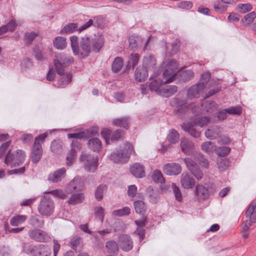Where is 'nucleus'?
Segmentation results:
<instances>
[{"instance_id":"36","label":"nucleus","mask_w":256,"mask_h":256,"mask_svg":"<svg viewBox=\"0 0 256 256\" xmlns=\"http://www.w3.org/2000/svg\"><path fill=\"white\" fill-rule=\"evenodd\" d=\"M84 198L83 193L72 194L69 198L68 203L70 204H76L82 202Z\"/></svg>"},{"instance_id":"14","label":"nucleus","mask_w":256,"mask_h":256,"mask_svg":"<svg viewBox=\"0 0 256 256\" xmlns=\"http://www.w3.org/2000/svg\"><path fill=\"white\" fill-rule=\"evenodd\" d=\"M163 171L168 176L178 175L181 172L182 167L178 163L166 164L163 166Z\"/></svg>"},{"instance_id":"28","label":"nucleus","mask_w":256,"mask_h":256,"mask_svg":"<svg viewBox=\"0 0 256 256\" xmlns=\"http://www.w3.org/2000/svg\"><path fill=\"white\" fill-rule=\"evenodd\" d=\"M106 248L108 254L114 255L118 254V246L116 241L113 240H108L106 243Z\"/></svg>"},{"instance_id":"64","label":"nucleus","mask_w":256,"mask_h":256,"mask_svg":"<svg viewBox=\"0 0 256 256\" xmlns=\"http://www.w3.org/2000/svg\"><path fill=\"white\" fill-rule=\"evenodd\" d=\"M174 102L178 107H179L178 110H180L182 108H186L187 106L185 101L179 98H175L174 100Z\"/></svg>"},{"instance_id":"8","label":"nucleus","mask_w":256,"mask_h":256,"mask_svg":"<svg viewBox=\"0 0 256 256\" xmlns=\"http://www.w3.org/2000/svg\"><path fill=\"white\" fill-rule=\"evenodd\" d=\"M28 235L31 239L40 242H46L51 240L48 234L40 229L30 230Z\"/></svg>"},{"instance_id":"1","label":"nucleus","mask_w":256,"mask_h":256,"mask_svg":"<svg viewBox=\"0 0 256 256\" xmlns=\"http://www.w3.org/2000/svg\"><path fill=\"white\" fill-rule=\"evenodd\" d=\"M74 58L66 54H57L54 60V65L58 74L60 76L56 86L64 88L72 80V75L70 72H64V68L71 64L74 62Z\"/></svg>"},{"instance_id":"7","label":"nucleus","mask_w":256,"mask_h":256,"mask_svg":"<svg viewBox=\"0 0 256 256\" xmlns=\"http://www.w3.org/2000/svg\"><path fill=\"white\" fill-rule=\"evenodd\" d=\"M80 161L84 165L85 170L89 172H94L98 166V158L90 154L82 153Z\"/></svg>"},{"instance_id":"3","label":"nucleus","mask_w":256,"mask_h":256,"mask_svg":"<svg viewBox=\"0 0 256 256\" xmlns=\"http://www.w3.org/2000/svg\"><path fill=\"white\" fill-rule=\"evenodd\" d=\"M132 154H135L133 146L130 144L126 143L123 148L112 153L110 158L115 163H125L128 161Z\"/></svg>"},{"instance_id":"42","label":"nucleus","mask_w":256,"mask_h":256,"mask_svg":"<svg viewBox=\"0 0 256 256\" xmlns=\"http://www.w3.org/2000/svg\"><path fill=\"white\" fill-rule=\"evenodd\" d=\"M165 79L163 78L162 80H156L153 82H152L150 85V88L152 91L158 92L159 90L160 87L162 84H166L165 82Z\"/></svg>"},{"instance_id":"11","label":"nucleus","mask_w":256,"mask_h":256,"mask_svg":"<svg viewBox=\"0 0 256 256\" xmlns=\"http://www.w3.org/2000/svg\"><path fill=\"white\" fill-rule=\"evenodd\" d=\"M84 188V183L82 178L79 176L75 177L66 188V191L68 194L76 192L81 191Z\"/></svg>"},{"instance_id":"45","label":"nucleus","mask_w":256,"mask_h":256,"mask_svg":"<svg viewBox=\"0 0 256 256\" xmlns=\"http://www.w3.org/2000/svg\"><path fill=\"white\" fill-rule=\"evenodd\" d=\"M113 124L120 126L124 128H127L128 126L129 118H122L114 120L112 122Z\"/></svg>"},{"instance_id":"13","label":"nucleus","mask_w":256,"mask_h":256,"mask_svg":"<svg viewBox=\"0 0 256 256\" xmlns=\"http://www.w3.org/2000/svg\"><path fill=\"white\" fill-rule=\"evenodd\" d=\"M118 244L122 250L128 252L133 248V241L132 238L128 234H122L118 238Z\"/></svg>"},{"instance_id":"21","label":"nucleus","mask_w":256,"mask_h":256,"mask_svg":"<svg viewBox=\"0 0 256 256\" xmlns=\"http://www.w3.org/2000/svg\"><path fill=\"white\" fill-rule=\"evenodd\" d=\"M148 76V69L144 66H140L136 68L134 72L136 81L142 82L144 81Z\"/></svg>"},{"instance_id":"49","label":"nucleus","mask_w":256,"mask_h":256,"mask_svg":"<svg viewBox=\"0 0 256 256\" xmlns=\"http://www.w3.org/2000/svg\"><path fill=\"white\" fill-rule=\"evenodd\" d=\"M216 154L222 156H224L228 154L230 152V148L228 146H220L216 148L215 150Z\"/></svg>"},{"instance_id":"32","label":"nucleus","mask_w":256,"mask_h":256,"mask_svg":"<svg viewBox=\"0 0 256 256\" xmlns=\"http://www.w3.org/2000/svg\"><path fill=\"white\" fill-rule=\"evenodd\" d=\"M54 46L58 50H63L66 46V40L62 36H57L53 41Z\"/></svg>"},{"instance_id":"17","label":"nucleus","mask_w":256,"mask_h":256,"mask_svg":"<svg viewBox=\"0 0 256 256\" xmlns=\"http://www.w3.org/2000/svg\"><path fill=\"white\" fill-rule=\"evenodd\" d=\"M66 170L65 168H62L50 173L48 179L50 181L56 183L60 182L66 176Z\"/></svg>"},{"instance_id":"35","label":"nucleus","mask_w":256,"mask_h":256,"mask_svg":"<svg viewBox=\"0 0 256 256\" xmlns=\"http://www.w3.org/2000/svg\"><path fill=\"white\" fill-rule=\"evenodd\" d=\"M216 146L213 142L208 141L202 144V150L207 154H210L216 150Z\"/></svg>"},{"instance_id":"41","label":"nucleus","mask_w":256,"mask_h":256,"mask_svg":"<svg viewBox=\"0 0 256 256\" xmlns=\"http://www.w3.org/2000/svg\"><path fill=\"white\" fill-rule=\"evenodd\" d=\"M134 208L136 212L144 214L146 210V206L142 200H137L134 202Z\"/></svg>"},{"instance_id":"23","label":"nucleus","mask_w":256,"mask_h":256,"mask_svg":"<svg viewBox=\"0 0 256 256\" xmlns=\"http://www.w3.org/2000/svg\"><path fill=\"white\" fill-rule=\"evenodd\" d=\"M132 174L136 178H141L145 176L144 166L140 163H135L130 168Z\"/></svg>"},{"instance_id":"27","label":"nucleus","mask_w":256,"mask_h":256,"mask_svg":"<svg viewBox=\"0 0 256 256\" xmlns=\"http://www.w3.org/2000/svg\"><path fill=\"white\" fill-rule=\"evenodd\" d=\"M177 90L178 88L176 86H168L160 90L158 93L164 97L168 98L173 95Z\"/></svg>"},{"instance_id":"51","label":"nucleus","mask_w":256,"mask_h":256,"mask_svg":"<svg viewBox=\"0 0 256 256\" xmlns=\"http://www.w3.org/2000/svg\"><path fill=\"white\" fill-rule=\"evenodd\" d=\"M172 188L176 200L180 202H182V196L179 188L173 183L172 184Z\"/></svg>"},{"instance_id":"43","label":"nucleus","mask_w":256,"mask_h":256,"mask_svg":"<svg viewBox=\"0 0 256 256\" xmlns=\"http://www.w3.org/2000/svg\"><path fill=\"white\" fill-rule=\"evenodd\" d=\"M34 54L36 58L38 60L43 61L46 58L45 52L39 47H35L34 48Z\"/></svg>"},{"instance_id":"34","label":"nucleus","mask_w":256,"mask_h":256,"mask_svg":"<svg viewBox=\"0 0 256 256\" xmlns=\"http://www.w3.org/2000/svg\"><path fill=\"white\" fill-rule=\"evenodd\" d=\"M27 218L26 215H16L10 219V224L12 226H18L24 223Z\"/></svg>"},{"instance_id":"54","label":"nucleus","mask_w":256,"mask_h":256,"mask_svg":"<svg viewBox=\"0 0 256 256\" xmlns=\"http://www.w3.org/2000/svg\"><path fill=\"white\" fill-rule=\"evenodd\" d=\"M10 141L3 143L0 147V158L6 157L8 153V148L10 146Z\"/></svg>"},{"instance_id":"44","label":"nucleus","mask_w":256,"mask_h":256,"mask_svg":"<svg viewBox=\"0 0 256 256\" xmlns=\"http://www.w3.org/2000/svg\"><path fill=\"white\" fill-rule=\"evenodd\" d=\"M210 118L208 116L198 117L196 118L192 122L194 125L200 127H203L206 125L210 122Z\"/></svg>"},{"instance_id":"10","label":"nucleus","mask_w":256,"mask_h":256,"mask_svg":"<svg viewBox=\"0 0 256 256\" xmlns=\"http://www.w3.org/2000/svg\"><path fill=\"white\" fill-rule=\"evenodd\" d=\"M184 163L191 174L198 180H200L203 176V173L197 165L191 158H185L184 159Z\"/></svg>"},{"instance_id":"52","label":"nucleus","mask_w":256,"mask_h":256,"mask_svg":"<svg viewBox=\"0 0 256 256\" xmlns=\"http://www.w3.org/2000/svg\"><path fill=\"white\" fill-rule=\"evenodd\" d=\"M63 142L59 140H54L51 143L50 148L52 151L56 153L62 148Z\"/></svg>"},{"instance_id":"50","label":"nucleus","mask_w":256,"mask_h":256,"mask_svg":"<svg viewBox=\"0 0 256 256\" xmlns=\"http://www.w3.org/2000/svg\"><path fill=\"white\" fill-rule=\"evenodd\" d=\"M143 64L146 66L147 68H153L156 64V60L153 56H148L144 57Z\"/></svg>"},{"instance_id":"25","label":"nucleus","mask_w":256,"mask_h":256,"mask_svg":"<svg viewBox=\"0 0 256 256\" xmlns=\"http://www.w3.org/2000/svg\"><path fill=\"white\" fill-rule=\"evenodd\" d=\"M42 150L41 144H34L32 154V160L34 163L38 162L42 158Z\"/></svg>"},{"instance_id":"31","label":"nucleus","mask_w":256,"mask_h":256,"mask_svg":"<svg viewBox=\"0 0 256 256\" xmlns=\"http://www.w3.org/2000/svg\"><path fill=\"white\" fill-rule=\"evenodd\" d=\"M202 106L204 110L210 113H212L218 110L217 104L213 101L206 102L202 104Z\"/></svg>"},{"instance_id":"56","label":"nucleus","mask_w":256,"mask_h":256,"mask_svg":"<svg viewBox=\"0 0 256 256\" xmlns=\"http://www.w3.org/2000/svg\"><path fill=\"white\" fill-rule=\"evenodd\" d=\"M228 113L232 114H240L242 112V108L240 106H231L226 109Z\"/></svg>"},{"instance_id":"18","label":"nucleus","mask_w":256,"mask_h":256,"mask_svg":"<svg viewBox=\"0 0 256 256\" xmlns=\"http://www.w3.org/2000/svg\"><path fill=\"white\" fill-rule=\"evenodd\" d=\"M72 148L68 152L66 157V164L68 166H72L76 158V150L74 148H78L80 146V142L77 140H73L72 142Z\"/></svg>"},{"instance_id":"2","label":"nucleus","mask_w":256,"mask_h":256,"mask_svg":"<svg viewBox=\"0 0 256 256\" xmlns=\"http://www.w3.org/2000/svg\"><path fill=\"white\" fill-rule=\"evenodd\" d=\"M71 47L75 56L80 58H84L88 57L90 52V40L88 36L81 38L78 46V37L72 36L70 38Z\"/></svg>"},{"instance_id":"19","label":"nucleus","mask_w":256,"mask_h":256,"mask_svg":"<svg viewBox=\"0 0 256 256\" xmlns=\"http://www.w3.org/2000/svg\"><path fill=\"white\" fill-rule=\"evenodd\" d=\"M180 148L182 151L186 155L191 154L194 152V144L186 138H182L180 140Z\"/></svg>"},{"instance_id":"26","label":"nucleus","mask_w":256,"mask_h":256,"mask_svg":"<svg viewBox=\"0 0 256 256\" xmlns=\"http://www.w3.org/2000/svg\"><path fill=\"white\" fill-rule=\"evenodd\" d=\"M256 203L254 202H252L246 212V216L249 218V220L251 222H256Z\"/></svg>"},{"instance_id":"12","label":"nucleus","mask_w":256,"mask_h":256,"mask_svg":"<svg viewBox=\"0 0 256 256\" xmlns=\"http://www.w3.org/2000/svg\"><path fill=\"white\" fill-rule=\"evenodd\" d=\"M206 87V84L204 82H200L192 86L188 90L187 98L192 100L198 98L203 92Z\"/></svg>"},{"instance_id":"16","label":"nucleus","mask_w":256,"mask_h":256,"mask_svg":"<svg viewBox=\"0 0 256 256\" xmlns=\"http://www.w3.org/2000/svg\"><path fill=\"white\" fill-rule=\"evenodd\" d=\"M210 196L208 189L202 184H198L196 186L194 190L195 198L198 200L207 199Z\"/></svg>"},{"instance_id":"63","label":"nucleus","mask_w":256,"mask_h":256,"mask_svg":"<svg viewBox=\"0 0 256 256\" xmlns=\"http://www.w3.org/2000/svg\"><path fill=\"white\" fill-rule=\"evenodd\" d=\"M214 8L216 12L222 13L226 10L227 6L218 2L214 4Z\"/></svg>"},{"instance_id":"4","label":"nucleus","mask_w":256,"mask_h":256,"mask_svg":"<svg viewBox=\"0 0 256 256\" xmlns=\"http://www.w3.org/2000/svg\"><path fill=\"white\" fill-rule=\"evenodd\" d=\"M164 66V71L162 77L165 79V82H172L176 75V72L178 68V62L173 59L168 60L163 62Z\"/></svg>"},{"instance_id":"59","label":"nucleus","mask_w":256,"mask_h":256,"mask_svg":"<svg viewBox=\"0 0 256 256\" xmlns=\"http://www.w3.org/2000/svg\"><path fill=\"white\" fill-rule=\"evenodd\" d=\"M95 216L101 222H103L104 218V210L102 206H98L94 208Z\"/></svg>"},{"instance_id":"60","label":"nucleus","mask_w":256,"mask_h":256,"mask_svg":"<svg viewBox=\"0 0 256 256\" xmlns=\"http://www.w3.org/2000/svg\"><path fill=\"white\" fill-rule=\"evenodd\" d=\"M218 142L221 144H228L231 142L230 138L226 135L220 136H218Z\"/></svg>"},{"instance_id":"38","label":"nucleus","mask_w":256,"mask_h":256,"mask_svg":"<svg viewBox=\"0 0 256 256\" xmlns=\"http://www.w3.org/2000/svg\"><path fill=\"white\" fill-rule=\"evenodd\" d=\"M16 26V24L14 20L10 21L6 25L0 28V35L7 32L14 31Z\"/></svg>"},{"instance_id":"30","label":"nucleus","mask_w":256,"mask_h":256,"mask_svg":"<svg viewBox=\"0 0 256 256\" xmlns=\"http://www.w3.org/2000/svg\"><path fill=\"white\" fill-rule=\"evenodd\" d=\"M88 146L94 152H98L102 148V142L98 138H92L88 140Z\"/></svg>"},{"instance_id":"61","label":"nucleus","mask_w":256,"mask_h":256,"mask_svg":"<svg viewBox=\"0 0 256 256\" xmlns=\"http://www.w3.org/2000/svg\"><path fill=\"white\" fill-rule=\"evenodd\" d=\"M149 201L152 203H156L160 200L158 194L156 191L152 190L150 194Z\"/></svg>"},{"instance_id":"48","label":"nucleus","mask_w":256,"mask_h":256,"mask_svg":"<svg viewBox=\"0 0 256 256\" xmlns=\"http://www.w3.org/2000/svg\"><path fill=\"white\" fill-rule=\"evenodd\" d=\"M139 60V56L137 54H132L128 61L127 68H130L131 66L134 68L136 66Z\"/></svg>"},{"instance_id":"55","label":"nucleus","mask_w":256,"mask_h":256,"mask_svg":"<svg viewBox=\"0 0 256 256\" xmlns=\"http://www.w3.org/2000/svg\"><path fill=\"white\" fill-rule=\"evenodd\" d=\"M130 213V209L128 207H124L122 209L114 210L112 212V214L118 216L128 215Z\"/></svg>"},{"instance_id":"29","label":"nucleus","mask_w":256,"mask_h":256,"mask_svg":"<svg viewBox=\"0 0 256 256\" xmlns=\"http://www.w3.org/2000/svg\"><path fill=\"white\" fill-rule=\"evenodd\" d=\"M28 222L32 226L42 228L44 225V220L38 215H34L30 217Z\"/></svg>"},{"instance_id":"6","label":"nucleus","mask_w":256,"mask_h":256,"mask_svg":"<svg viewBox=\"0 0 256 256\" xmlns=\"http://www.w3.org/2000/svg\"><path fill=\"white\" fill-rule=\"evenodd\" d=\"M54 208V204L52 198L45 196L41 200L38 207V211L41 215L49 216L53 213Z\"/></svg>"},{"instance_id":"37","label":"nucleus","mask_w":256,"mask_h":256,"mask_svg":"<svg viewBox=\"0 0 256 256\" xmlns=\"http://www.w3.org/2000/svg\"><path fill=\"white\" fill-rule=\"evenodd\" d=\"M124 65V60L120 57H116L114 58L112 66V70L114 72H119Z\"/></svg>"},{"instance_id":"24","label":"nucleus","mask_w":256,"mask_h":256,"mask_svg":"<svg viewBox=\"0 0 256 256\" xmlns=\"http://www.w3.org/2000/svg\"><path fill=\"white\" fill-rule=\"evenodd\" d=\"M90 42L92 43L93 51L98 52L104 44V39L102 36L98 35L93 38Z\"/></svg>"},{"instance_id":"9","label":"nucleus","mask_w":256,"mask_h":256,"mask_svg":"<svg viewBox=\"0 0 256 256\" xmlns=\"http://www.w3.org/2000/svg\"><path fill=\"white\" fill-rule=\"evenodd\" d=\"M25 250L27 253H30L33 256H50L51 254L50 248L44 244L30 246Z\"/></svg>"},{"instance_id":"22","label":"nucleus","mask_w":256,"mask_h":256,"mask_svg":"<svg viewBox=\"0 0 256 256\" xmlns=\"http://www.w3.org/2000/svg\"><path fill=\"white\" fill-rule=\"evenodd\" d=\"M222 132V128L218 126H214L208 128L204 133L206 137L209 140H214L218 138Z\"/></svg>"},{"instance_id":"20","label":"nucleus","mask_w":256,"mask_h":256,"mask_svg":"<svg viewBox=\"0 0 256 256\" xmlns=\"http://www.w3.org/2000/svg\"><path fill=\"white\" fill-rule=\"evenodd\" d=\"M195 126L196 125L192 122L184 123L181 126L182 128L191 136L194 138H198L200 136L201 132L196 130Z\"/></svg>"},{"instance_id":"47","label":"nucleus","mask_w":256,"mask_h":256,"mask_svg":"<svg viewBox=\"0 0 256 256\" xmlns=\"http://www.w3.org/2000/svg\"><path fill=\"white\" fill-rule=\"evenodd\" d=\"M152 179L156 183H162L164 181L162 174L159 170H155L152 172Z\"/></svg>"},{"instance_id":"5","label":"nucleus","mask_w":256,"mask_h":256,"mask_svg":"<svg viewBox=\"0 0 256 256\" xmlns=\"http://www.w3.org/2000/svg\"><path fill=\"white\" fill-rule=\"evenodd\" d=\"M25 154L24 152L18 150L16 152H11L8 150L4 158V162L12 166H16L22 164L24 160Z\"/></svg>"},{"instance_id":"39","label":"nucleus","mask_w":256,"mask_h":256,"mask_svg":"<svg viewBox=\"0 0 256 256\" xmlns=\"http://www.w3.org/2000/svg\"><path fill=\"white\" fill-rule=\"evenodd\" d=\"M78 28V24L76 23H70L64 26L60 32V34H70L74 32Z\"/></svg>"},{"instance_id":"15","label":"nucleus","mask_w":256,"mask_h":256,"mask_svg":"<svg viewBox=\"0 0 256 256\" xmlns=\"http://www.w3.org/2000/svg\"><path fill=\"white\" fill-rule=\"evenodd\" d=\"M180 184L184 189H190L196 184V181L188 172H183L180 176Z\"/></svg>"},{"instance_id":"40","label":"nucleus","mask_w":256,"mask_h":256,"mask_svg":"<svg viewBox=\"0 0 256 256\" xmlns=\"http://www.w3.org/2000/svg\"><path fill=\"white\" fill-rule=\"evenodd\" d=\"M256 18V13L254 12H250L246 14L241 20L244 26H248L254 22Z\"/></svg>"},{"instance_id":"62","label":"nucleus","mask_w":256,"mask_h":256,"mask_svg":"<svg viewBox=\"0 0 256 256\" xmlns=\"http://www.w3.org/2000/svg\"><path fill=\"white\" fill-rule=\"evenodd\" d=\"M111 130L108 128H104L101 132V134L105 139L107 144L109 143V138H111Z\"/></svg>"},{"instance_id":"58","label":"nucleus","mask_w":256,"mask_h":256,"mask_svg":"<svg viewBox=\"0 0 256 256\" xmlns=\"http://www.w3.org/2000/svg\"><path fill=\"white\" fill-rule=\"evenodd\" d=\"M196 160H197L199 164L202 167L208 168V161L200 154H198Z\"/></svg>"},{"instance_id":"46","label":"nucleus","mask_w":256,"mask_h":256,"mask_svg":"<svg viewBox=\"0 0 256 256\" xmlns=\"http://www.w3.org/2000/svg\"><path fill=\"white\" fill-rule=\"evenodd\" d=\"M106 190V185H100L96 189L95 196L96 199L100 201L102 200L104 194Z\"/></svg>"},{"instance_id":"57","label":"nucleus","mask_w":256,"mask_h":256,"mask_svg":"<svg viewBox=\"0 0 256 256\" xmlns=\"http://www.w3.org/2000/svg\"><path fill=\"white\" fill-rule=\"evenodd\" d=\"M46 193L52 194L55 197L62 199L65 198L66 196V194L62 190H53L49 191Z\"/></svg>"},{"instance_id":"53","label":"nucleus","mask_w":256,"mask_h":256,"mask_svg":"<svg viewBox=\"0 0 256 256\" xmlns=\"http://www.w3.org/2000/svg\"><path fill=\"white\" fill-rule=\"evenodd\" d=\"M238 10L241 13H246L252 9V6L249 3L240 4L238 6Z\"/></svg>"},{"instance_id":"33","label":"nucleus","mask_w":256,"mask_h":256,"mask_svg":"<svg viewBox=\"0 0 256 256\" xmlns=\"http://www.w3.org/2000/svg\"><path fill=\"white\" fill-rule=\"evenodd\" d=\"M167 138L170 144H175L180 140V134L176 130L172 129L169 131Z\"/></svg>"}]
</instances>
